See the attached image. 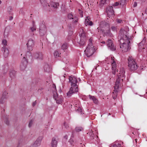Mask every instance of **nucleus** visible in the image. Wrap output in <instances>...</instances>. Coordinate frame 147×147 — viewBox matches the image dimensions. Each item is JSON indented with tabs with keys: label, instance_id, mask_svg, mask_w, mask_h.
I'll use <instances>...</instances> for the list:
<instances>
[{
	"label": "nucleus",
	"instance_id": "obj_64",
	"mask_svg": "<svg viewBox=\"0 0 147 147\" xmlns=\"http://www.w3.org/2000/svg\"><path fill=\"white\" fill-rule=\"evenodd\" d=\"M110 147H112L111 146Z\"/></svg>",
	"mask_w": 147,
	"mask_h": 147
},
{
	"label": "nucleus",
	"instance_id": "obj_34",
	"mask_svg": "<svg viewBox=\"0 0 147 147\" xmlns=\"http://www.w3.org/2000/svg\"><path fill=\"white\" fill-rule=\"evenodd\" d=\"M2 43L4 45L3 47H5L7 45V41L5 39H3L2 40Z\"/></svg>",
	"mask_w": 147,
	"mask_h": 147
},
{
	"label": "nucleus",
	"instance_id": "obj_20",
	"mask_svg": "<svg viewBox=\"0 0 147 147\" xmlns=\"http://www.w3.org/2000/svg\"><path fill=\"white\" fill-rule=\"evenodd\" d=\"M89 97L90 100H92L94 104H98V100L94 96H92L90 95H89Z\"/></svg>",
	"mask_w": 147,
	"mask_h": 147
},
{
	"label": "nucleus",
	"instance_id": "obj_11",
	"mask_svg": "<svg viewBox=\"0 0 147 147\" xmlns=\"http://www.w3.org/2000/svg\"><path fill=\"white\" fill-rule=\"evenodd\" d=\"M43 55L42 52H36L33 55L34 58L37 60H42L43 59Z\"/></svg>",
	"mask_w": 147,
	"mask_h": 147
},
{
	"label": "nucleus",
	"instance_id": "obj_43",
	"mask_svg": "<svg viewBox=\"0 0 147 147\" xmlns=\"http://www.w3.org/2000/svg\"><path fill=\"white\" fill-rule=\"evenodd\" d=\"M117 22L118 23H121V22H122V20H120V19H117Z\"/></svg>",
	"mask_w": 147,
	"mask_h": 147
},
{
	"label": "nucleus",
	"instance_id": "obj_17",
	"mask_svg": "<svg viewBox=\"0 0 147 147\" xmlns=\"http://www.w3.org/2000/svg\"><path fill=\"white\" fill-rule=\"evenodd\" d=\"M2 51L3 52V55L5 58L7 57L8 55L9 52L8 49L5 47L2 48Z\"/></svg>",
	"mask_w": 147,
	"mask_h": 147
},
{
	"label": "nucleus",
	"instance_id": "obj_27",
	"mask_svg": "<svg viewBox=\"0 0 147 147\" xmlns=\"http://www.w3.org/2000/svg\"><path fill=\"white\" fill-rule=\"evenodd\" d=\"M50 147H55V138H53L50 144Z\"/></svg>",
	"mask_w": 147,
	"mask_h": 147
},
{
	"label": "nucleus",
	"instance_id": "obj_28",
	"mask_svg": "<svg viewBox=\"0 0 147 147\" xmlns=\"http://www.w3.org/2000/svg\"><path fill=\"white\" fill-rule=\"evenodd\" d=\"M63 126L66 129L69 128V123L68 121H65L63 123Z\"/></svg>",
	"mask_w": 147,
	"mask_h": 147
},
{
	"label": "nucleus",
	"instance_id": "obj_44",
	"mask_svg": "<svg viewBox=\"0 0 147 147\" xmlns=\"http://www.w3.org/2000/svg\"><path fill=\"white\" fill-rule=\"evenodd\" d=\"M12 10V7L11 6L9 7H8V10L9 12H10Z\"/></svg>",
	"mask_w": 147,
	"mask_h": 147
},
{
	"label": "nucleus",
	"instance_id": "obj_15",
	"mask_svg": "<svg viewBox=\"0 0 147 147\" xmlns=\"http://www.w3.org/2000/svg\"><path fill=\"white\" fill-rule=\"evenodd\" d=\"M42 139V137H38L36 141H35L34 143L32 145V147H37L39 146L40 144Z\"/></svg>",
	"mask_w": 147,
	"mask_h": 147
},
{
	"label": "nucleus",
	"instance_id": "obj_41",
	"mask_svg": "<svg viewBox=\"0 0 147 147\" xmlns=\"http://www.w3.org/2000/svg\"><path fill=\"white\" fill-rule=\"evenodd\" d=\"M69 142L71 145H73L74 141H73V140L72 138H71L69 140Z\"/></svg>",
	"mask_w": 147,
	"mask_h": 147
},
{
	"label": "nucleus",
	"instance_id": "obj_21",
	"mask_svg": "<svg viewBox=\"0 0 147 147\" xmlns=\"http://www.w3.org/2000/svg\"><path fill=\"white\" fill-rule=\"evenodd\" d=\"M56 103L58 104H61L63 101V97L61 96L56 98Z\"/></svg>",
	"mask_w": 147,
	"mask_h": 147
},
{
	"label": "nucleus",
	"instance_id": "obj_8",
	"mask_svg": "<svg viewBox=\"0 0 147 147\" xmlns=\"http://www.w3.org/2000/svg\"><path fill=\"white\" fill-rule=\"evenodd\" d=\"M111 59L112 60L111 66H112V73L114 74H115L116 72H118V64L116 63L117 60L114 58L113 57L111 58Z\"/></svg>",
	"mask_w": 147,
	"mask_h": 147
},
{
	"label": "nucleus",
	"instance_id": "obj_16",
	"mask_svg": "<svg viewBox=\"0 0 147 147\" xmlns=\"http://www.w3.org/2000/svg\"><path fill=\"white\" fill-rule=\"evenodd\" d=\"M85 24L86 26L88 25L92 26L93 25V23L91 20L89 16H86L85 21Z\"/></svg>",
	"mask_w": 147,
	"mask_h": 147
},
{
	"label": "nucleus",
	"instance_id": "obj_58",
	"mask_svg": "<svg viewBox=\"0 0 147 147\" xmlns=\"http://www.w3.org/2000/svg\"><path fill=\"white\" fill-rule=\"evenodd\" d=\"M55 95H54V94L53 98H55Z\"/></svg>",
	"mask_w": 147,
	"mask_h": 147
},
{
	"label": "nucleus",
	"instance_id": "obj_50",
	"mask_svg": "<svg viewBox=\"0 0 147 147\" xmlns=\"http://www.w3.org/2000/svg\"><path fill=\"white\" fill-rule=\"evenodd\" d=\"M13 17L12 16H10L9 17V20H11L13 19Z\"/></svg>",
	"mask_w": 147,
	"mask_h": 147
},
{
	"label": "nucleus",
	"instance_id": "obj_24",
	"mask_svg": "<svg viewBox=\"0 0 147 147\" xmlns=\"http://www.w3.org/2000/svg\"><path fill=\"white\" fill-rule=\"evenodd\" d=\"M43 68L45 71L47 72H49L51 70V68L48 64L45 65Z\"/></svg>",
	"mask_w": 147,
	"mask_h": 147
},
{
	"label": "nucleus",
	"instance_id": "obj_1",
	"mask_svg": "<svg viewBox=\"0 0 147 147\" xmlns=\"http://www.w3.org/2000/svg\"><path fill=\"white\" fill-rule=\"evenodd\" d=\"M126 28L127 31L122 29L120 30L121 35L118 36V38H120L119 40L120 43V48L122 51L124 52H127L131 49L130 47V38H129L127 36L128 28L127 27Z\"/></svg>",
	"mask_w": 147,
	"mask_h": 147
},
{
	"label": "nucleus",
	"instance_id": "obj_18",
	"mask_svg": "<svg viewBox=\"0 0 147 147\" xmlns=\"http://www.w3.org/2000/svg\"><path fill=\"white\" fill-rule=\"evenodd\" d=\"M68 17L69 19L73 20L72 21L73 22L76 23L77 22L78 19L76 16H73L72 14L69 13L68 14Z\"/></svg>",
	"mask_w": 147,
	"mask_h": 147
},
{
	"label": "nucleus",
	"instance_id": "obj_4",
	"mask_svg": "<svg viewBox=\"0 0 147 147\" xmlns=\"http://www.w3.org/2000/svg\"><path fill=\"white\" fill-rule=\"evenodd\" d=\"M128 66L129 69L130 71H134L136 70L138 67V65L131 56H129L128 58Z\"/></svg>",
	"mask_w": 147,
	"mask_h": 147
},
{
	"label": "nucleus",
	"instance_id": "obj_3",
	"mask_svg": "<svg viewBox=\"0 0 147 147\" xmlns=\"http://www.w3.org/2000/svg\"><path fill=\"white\" fill-rule=\"evenodd\" d=\"M92 38L91 37L89 39L88 46L84 51L85 54L87 57L91 56L95 51V48H94V47L92 45Z\"/></svg>",
	"mask_w": 147,
	"mask_h": 147
},
{
	"label": "nucleus",
	"instance_id": "obj_26",
	"mask_svg": "<svg viewBox=\"0 0 147 147\" xmlns=\"http://www.w3.org/2000/svg\"><path fill=\"white\" fill-rule=\"evenodd\" d=\"M53 1H51L50 3V4L48 5L49 7H51L53 9H55V0H53Z\"/></svg>",
	"mask_w": 147,
	"mask_h": 147
},
{
	"label": "nucleus",
	"instance_id": "obj_35",
	"mask_svg": "<svg viewBox=\"0 0 147 147\" xmlns=\"http://www.w3.org/2000/svg\"><path fill=\"white\" fill-rule=\"evenodd\" d=\"M126 0H120V4L122 5H125L126 3Z\"/></svg>",
	"mask_w": 147,
	"mask_h": 147
},
{
	"label": "nucleus",
	"instance_id": "obj_29",
	"mask_svg": "<svg viewBox=\"0 0 147 147\" xmlns=\"http://www.w3.org/2000/svg\"><path fill=\"white\" fill-rule=\"evenodd\" d=\"M61 49L64 50L67 49L68 48V44L67 43H64L61 46Z\"/></svg>",
	"mask_w": 147,
	"mask_h": 147
},
{
	"label": "nucleus",
	"instance_id": "obj_47",
	"mask_svg": "<svg viewBox=\"0 0 147 147\" xmlns=\"http://www.w3.org/2000/svg\"><path fill=\"white\" fill-rule=\"evenodd\" d=\"M68 136L67 135H66L64 136V138L65 140H67L68 138Z\"/></svg>",
	"mask_w": 147,
	"mask_h": 147
},
{
	"label": "nucleus",
	"instance_id": "obj_7",
	"mask_svg": "<svg viewBox=\"0 0 147 147\" xmlns=\"http://www.w3.org/2000/svg\"><path fill=\"white\" fill-rule=\"evenodd\" d=\"M121 84H119V81L118 80L116 81L114 86V90L113 92V94H112V96L114 99H115L117 95V92L118 91L119 88V86H120Z\"/></svg>",
	"mask_w": 147,
	"mask_h": 147
},
{
	"label": "nucleus",
	"instance_id": "obj_54",
	"mask_svg": "<svg viewBox=\"0 0 147 147\" xmlns=\"http://www.w3.org/2000/svg\"><path fill=\"white\" fill-rule=\"evenodd\" d=\"M135 141H136V143H137V139H135Z\"/></svg>",
	"mask_w": 147,
	"mask_h": 147
},
{
	"label": "nucleus",
	"instance_id": "obj_51",
	"mask_svg": "<svg viewBox=\"0 0 147 147\" xmlns=\"http://www.w3.org/2000/svg\"><path fill=\"white\" fill-rule=\"evenodd\" d=\"M59 5V3H56V8L57 7V6H58Z\"/></svg>",
	"mask_w": 147,
	"mask_h": 147
},
{
	"label": "nucleus",
	"instance_id": "obj_59",
	"mask_svg": "<svg viewBox=\"0 0 147 147\" xmlns=\"http://www.w3.org/2000/svg\"><path fill=\"white\" fill-rule=\"evenodd\" d=\"M1 0H0V5L1 4Z\"/></svg>",
	"mask_w": 147,
	"mask_h": 147
},
{
	"label": "nucleus",
	"instance_id": "obj_25",
	"mask_svg": "<svg viewBox=\"0 0 147 147\" xmlns=\"http://www.w3.org/2000/svg\"><path fill=\"white\" fill-rule=\"evenodd\" d=\"M40 1L41 5L44 7H45L47 6L48 3L46 0H40Z\"/></svg>",
	"mask_w": 147,
	"mask_h": 147
},
{
	"label": "nucleus",
	"instance_id": "obj_38",
	"mask_svg": "<svg viewBox=\"0 0 147 147\" xmlns=\"http://www.w3.org/2000/svg\"><path fill=\"white\" fill-rule=\"evenodd\" d=\"M30 29L31 30L32 32H33L36 30V27L35 26H34L30 28Z\"/></svg>",
	"mask_w": 147,
	"mask_h": 147
},
{
	"label": "nucleus",
	"instance_id": "obj_31",
	"mask_svg": "<svg viewBox=\"0 0 147 147\" xmlns=\"http://www.w3.org/2000/svg\"><path fill=\"white\" fill-rule=\"evenodd\" d=\"M83 130V128L82 127H76V128H75V131L77 132L82 131Z\"/></svg>",
	"mask_w": 147,
	"mask_h": 147
},
{
	"label": "nucleus",
	"instance_id": "obj_10",
	"mask_svg": "<svg viewBox=\"0 0 147 147\" xmlns=\"http://www.w3.org/2000/svg\"><path fill=\"white\" fill-rule=\"evenodd\" d=\"M35 44V42L33 40L31 39H29L27 44L28 49L30 51L32 50V48L34 47Z\"/></svg>",
	"mask_w": 147,
	"mask_h": 147
},
{
	"label": "nucleus",
	"instance_id": "obj_33",
	"mask_svg": "<svg viewBox=\"0 0 147 147\" xmlns=\"http://www.w3.org/2000/svg\"><path fill=\"white\" fill-rule=\"evenodd\" d=\"M88 134L90 136V137H92L91 138V139H93V131L91 130L90 132L88 133Z\"/></svg>",
	"mask_w": 147,
	"mask_h": 147
},
{
	"label": "nucleus",
	"instance_id": "obj_23",
	"mask_svg": "<svg viewBox=\"0 0 147 147\" xmlns=\"http://www.w3.org/2000/svg\"><path fill=\"white\" fill-rule=\"evenodd\" d=\"M15 74L16 71L15 70H12L10 72L9 76L11 80L15 78Z\"/></svg>",
	"mask_w": 147,
	"mask_h": 147
},
{
	"label": "nucleus",
	"instance_id": "obj_60",
	"mask_svg": "<svg viewBox=\"0 0 147 147\" xmlns=\"http://www.w3.org/2000/svg\"><path fill=\"white\" fill-rule=\"evenodd\" d=\"M70 32L71 33V34H72V31H70Z\"/></svg>",
	"mask_w": 147,
	"mask_h": 147
},
{
	"label": "nucleus",
	"instance_id": "obj_49",
	"mask_svg": "<svg viewBox=\"0 0 147 147\" xmlns=\"http://www.w3.org/2000/svg\"><path fill=\"white\" fill-rule=\"evenodd\" d=\"M97 29L98 30V32H99V31L103 32V29H102L100 30L99 28H98Z\"/></svg>",
	"mask_w": 147,
	"mask_h": 147
},
{
	"label": "nucleus",
	"instance_id": "obj_40",
	"mask_svg": "<svg viewBox=\"0 0 147 147\" xmlns=\"http://www.w3.org/2000/svg\"><path fill=\"white\" fill-rule=\"evenodd\" d=\"M111 29L113 31H115L116 30V27L115 26H113L111 27Z\"/></svg>",
	"mask_w": 147,
	"mask_h": 147
},
{
	"label": "nucleus",
	"instance_id": "obj_13",
	"mask_svg": "<svg viewBox=\"0 0 147 147\" xmlns=\"http://www.w3.org/2000/svg\"><path fill=\"white\" fill-rule=\"evenodd\" d=\"M108 47L112 51H114L116 49V47H114L112 41L110 39H109L108 40Z\"/></svg>",
	"mask_w": 147,
	"mask_h": 147
},
{
	"label": "nucleus",
	"instance_id": "obj_12",
	"mask_svg": "<svg viewBox=\"0 0 147 147\" xmlns=\"http://www.w3.org/2000/svg\"><path fill=\"white\" fill-rule=\"evenodd\" d=\"M47 28L43 24L41 25L40 27L39 32L40 35L43 36L46 33Z\"/></svg>",
	"mask_w": 147,
	"mask_h": 147
},
{
	"label": "nucleus",
	"instance_id": "obj_46",
	"mask_svg": "<svg viewBox=\"0 0 147 147\" xmlns=\"http://www.w3.org/2000/svg\"><path fill=\"white\" fill-rule=\"evenodd\" d=\"M137 3L136 2H135L134 4V7H136L137 6Z\"/></svg>",
	"mask_w": 147,
	"mask_h": 147
},
{
	"label": "nucleus",
	"instance_id": "obj_61",
	"mask_svg": "<svg viewBox=\"0 0 147 147\" xmlns=\"http://www.w3.org/2000/svg\"><path fill=\"white\" fill-rule=\"evenodd\" d=\"M102 42L103 43H105V41H103V42Z\"/></svg>",
	"mask_w": 147,
	"mask_h": 147
},
{
	"label": "nucleus",
	"instance_id": "obj_36",
	"mask_svg": "<svg viewBox=\"0 0 147 147\" xmlns=\"http://www.w3.org/2000/svg\"><path fill=\"white\" fill-rule=\"evenodd\" d=\"M107 0H101L100 1V5L102 6V5H103L105 4Z\"/></svg>",
	"mask_w": 147,
	"mask_h": 147
},
{
	"label": "nucleus",
	"instance_id": "obj_45",
	"mask_svg": "<svg viewBox=\"0 0 147 147\" xmlns=\"http://www.w3.org/2000/svg\"><path fill=\"white\" fill-rule=\"evenodd\" d=\"M113 147H123V146H121L120 144H118V146L116 145H114Z\"/></svg>",
	"mask_w": 147,
	"mask_h": 147
},
{
	"label": "nucleus",
	"instance_id": "obj_55",
	"mask_svg": "<svg viewBox=\"0 0 147 147\" xmlns=\"http://www.w3.org/2000/svg\"><path fill=\"white\" fill-rule=\"evenodd\" d=\"M53 88H54V87H55V85L54 84H53Z\"/></svg>",
	"mask_w": 147,
	"mask_h": 147
},
{
	"label": "nucleus",
	"instance_id": "obj_56",
	"mask_svg": "<svg viewBox=\"0 0 147 147\" xmlns=\"http://www.w3.org/2000/svg\"><path fill=\"white\" fill-rule=\"evenodd\" d=\"M0 102L1 103H3V101H1V100H0Z\"/></svg>",
	"mask_w": 147,
	"mask_h": 147
},
{
	"label": "nucleus",
	"instance_id": "obj_22",
	"mask_svg": "<svg viewBox=\"0 0 147 147\" xmlns=\"http://www.w3.org/2000/svg\"><path fill=\"white\" fill-rule=\"evenodd\" d=\"M144 42L142 41L139 43L138 45V49L139 51H141L142 49H145V48L143 44Z\"/></svg>",
	"mask_w": 147,
	"mask_h": 147
},
{
	"label": "nucleus",
	"instance_id": "obj_30",
	"mask_svg": "<svg viewBox=\"0 0 147 147\" xmlns=\"http://www.w3.org/2000/svg\"><path fill=\"white\" fill-rule=\"evenodd\" d=\"M8 93L6 91H5L2 94V98H3L6 99L8 97L7 94Z\"/></svg>",
	"mask_w": 147,
	"mask_h": 147
},
{
	"label": "nucleus",
	"instance_id": "obj_2",
	"mask_svg": "<svg viewBox=\"0 0 147 147\" xmlns=\"http://www.w3.org/2000/svg\"><path fill=\"white\" fill-rule=\"evenodd\" d=\"M69 82L71 83V87L68 92L67 93V96L68 97L70 96L75 92L78 91V86L77 85V79L75 77L71 76L69 77Z\"/></svg>",
	"mask_w": 147,
	"mask_h": 147
},
{
	"label": "nucleus",
	"instance_id": "obj_52",
	"mask_svg": "<svg viewBox=\"0 0 147 147\" xmlns=\"http://www.w3.org/2000/svg\"><path fill=\"white\" fill-rule=\"evenodd\" d=\"M79 13L80 14L82 13V12L81 10H79Z\"/></svg>",
	"mask_w": 147,
	"mask_h": 147
},
{
	"label": "nucleus",
	"instance_id": "obj_39",
	"mask_svg": "<svg viewBox=\"0 0 147 147\" xmlns=\"http://www.w3.org/2000/svg\"><path fill=\"white\" fill-rule=\"evenodd\" d=\"M61 53H60L58 51H56V56L60 57Z\"/></svg>",
	"mask_w": 147,
	"mask_h": 147
},
{
	"label": "nucleus",
	"instance_id": "obj_42",
	"mask_svg": "<svg viewBox=\"0 0 147 147\" xmlns=\"http://www.w3.org/2000/svg\"><path fill=\"white\" fill-rule=\"evenodd\" d=\"M32 123L33 121L32 120H31L30 121L29 123L28 126L29 127H30L32 126Z\"/></svg>",
	"mask_w": 147,
	"mask_h": 147
},
{
	"label": "nucleus",
	"instance_id": "obj_62",
	"mask_svg": "<svg viewBox=\"0 0 147 147\" xmlns=\"http://www.w3.org/2000/svg\"><path fill=\"white\" fill-rule=\"evenodd\" d=\"M49 51H50V52H51V49H49Z\"/></svg>",
	"mask_w": 147,
	"mask_h": 147
},
{
	"label": "nucleus",
	"instance_id": "obj_5",
	"mask_svg": "<svg viewBox=\"0 0 147 147\" xmlns=\"http://www.w3.org/2000/svg\"><path fill=\"white\" fill-rule=\"evenodd\" d=\"M125 71L124 68L121 67L120 68L119 71L118 70V72H116L115 74H117V78L116 79L117 80H118L119 81V84L121 85V82L125 79Z\"/></svg>",
	"mask_w": 147,
	"mask_h": 147
},
{
	"label": "nucleus",
	"instance_id": "obj_48",
	"mask_svg": "<svg viewBox=\"0 0 147 147\" xmlns=\"http://www.w3.org/2000/svg\"><path fill=\"white\" fill-rule=\"evenodd\" d=\"M36 101H35L34 102H33L32 104V106L33 107H34L35 105L36 104Z\"/></svg>",
	"mask_w": 147,
	"mask_h": 147
},
{
	"label": "nucleus",
	"instance_id": "obj_6",
	"mask_svg": "<svg viewBox=\"0 0 147 147\" xmlns=\"http://www.w3.org/2000/svg\"><path fill=\"white\" fill-rule=\"evenodd\" d=\"M82 28L80 30L81 32L79 34V39H78V42L80 45H83L84 44L86 41V35L85 32Z\"/></svg>",
	"mask_w": 147,
	"mask_h": 147
},
{
	"label": "nucleus",
	"instance_id": "obj_9",
	"mask_svg": "<svg viewBox=\"0 0 147 147\" xmlns=\"http://www.w3.org/2000/svg\"><path fill=\"white\" fill-rule=\"evenodd\" d=\"M106 11L107 13L108 17H113L115 15L114 14V10L113 9V6H108L106 9Z\"/></svg>",
	"mask_w": 147,
	"mask_h": 147
},
{
	"label": "nucleus",
	"instance_id": "obj_19",
	"mask_svg": "<svg viewBox=\"0 0 147 147\" xmlns=\"http://www.w3.org/2000/svg\"><path fill=\"white\" fill-rule=\"evenodd\" d=\"M100 27L101 28L107 27L109 28V24L108 23H107L105 21H103L100 22Z\"/></svg>",
	"mask_w": 147,
	"mask_h": 147
},
{
	"label": "nucleus",
	"instance_id": "obj_14",
	"mask_svg": "<svg viewBox=\"0 0 147 147\" xmlns=\"http://www.w3.org/2000/svg\"><path fill=\"white\" fill-rule=\"evenodd\" d=\"M28 61L25 57L23 58L22 61L20 65V68L22 70H24L26 67Z\"/></svg>",
	"mask_w": 147,
	"mask_h": 147
},
{
	"label": "nucleus",
	"instance_id": "obj_32",
	"mask_svg": "<svg viewBox=\"0 0 147 147\" xmlns=\"http://www.w3.org/2000/svg\"><path fill=\"white\" fill-rule=\"evenodd\" d=\"M75 110H76V111L77 112L81 113L82 110L80 107H79L77 108V106H75Z\"/></svg>",
	"mask_w": 147,
	"mask_h": 147
},
{
	"label": "nucleus",
	"instance_id": "obj_37",
	"mask_svg": "<svg viewBox=\"0 0 147 147\" xmlns=\"http://www.w3.org/2000/svg\"><path fill=\"white\" fill-rule=\"evenodd\" d=\"M119 3L118 2H116L114 4H113V5H112L111 6H112L114 8H115V7L119 4Z\"/></svg>",
	"mask_w": 147,
	"mask_h": 147
},
{
	"label": "nucleus",
	"instance_id": "obj_63",
	"mask_svg": "<svg viewBox=\"0 0 147 147\" xmlns=\"http://www.w3.org/2000/svg\"><path fill=\"white\" fill-rule=\"evenodd\" d=\"M28 53H30L29 52V51H28Z\"/></svg>",
	"mask_w": 147,
	"mask_h": 147
},
{
	"label": "nucleus",
	"instance_id": "obj_57",
	"mask_svg": "<svg viewBox=\"0 0 147 147\" xmlns=\"http://www.w3.org/2000/svg\"><path fill=\"white\" fill-rule=\"evenodd\" d=\"M55 51H54V53H53V54H54V56L55 55Z\"/></svg>",
	"mask_w": 147,
	"mask_h": 147
},
{
	"label": "nucleus",
	"instance_id": "obj_53",
	"mask_svg": "<svg viewBox=\"0 0 147 147\" xmlns=\"http://www.w3.org/2000/svg\"><path fill=\"white\" fill-rule=\"evenodd\" d=\"M145 12H146V13L147 14V8H146V10H145Z\"/></svg>",
	"mask_w": 147,
	"mask_h": 147
}]
</instances>
